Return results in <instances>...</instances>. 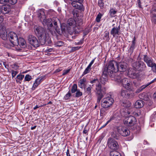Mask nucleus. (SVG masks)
Returning <instances> with one entry per match:
<instances>
[{
    "label": "nucleus",
    "instance_id": "1",
    "mask_svg": "<svg viewBox=\"0 0 156 156\" xmlns=\"http://www.w3.org/2000/svg\"><path fill=\"white\" fill-rule=\"evenodd\" d=\"M35 32L41 45H47L51 43L48 34L45 33V30L43 28L40 26L36 27Z\"/></svg>",
    "mask_w": 156,
    "mask_h": 156
},
{
    "label": "nucleus",
    "instance_id": "2",
    "mask_svg": "<svg viewBox=\"0 0 156 156\" xmlns=\"http://www.w3.org/2000/svg\"><path fill=\"white\" fill-rule=\"evenodd\" d=\"M103 71L108 74L112 80H113L119 72H117V63L113 60L110 61L104 66Z\"/></svg>",
    "mask_w": 156,
    "mask_h": 156
},
{
    "label": "nucleus",
    "instance_id": "3",
    "mask_svg": "<svg viewBox=\"0 0 156 156\" xmlns=\"http://www.w3.org/2000/svg\"><path fill=\"white\" fill-rule=\"evenodd\" d=\"M90 83L92 84L96 83L95 92L97 96V103H99L105 94L106 89L101 84L99 80L98 79H94L90 81Z\"/></svg>",
    "mask_w": 156,
    "mask_h": 156
},
{
    "label": "nucleus",
    "instance_id": "4",
    "mask_svg": "<svg viewBox=\"0 0 156 156\" xmlns=\"http://www.w3.org/2000/svg\"><path fill=\"white\" fill-rule=\"evenodd\" d=\"M58 20L57 18H53L52 19H44L42 23L44 25H47L49 30H50L53 27L54 28L55 30L58 33L59 31H58V27L57 25V22L56 20Z\"/></svg>",
    "mask_w": 156,
    "mask_h": 156
},
{
    "label": "nucleus",
    "instance_id": "5",
    "mask_svg": "<svg viewBox=\"0 0 156 156\" xmlns=\"http://www.w3.org/2000/svg\"><path fill=\"white\" fill-rule=\"evenodd\" d=\"M133 68L138 71H144L146 70L147 67L144 63L141 61L133 62L132 64Z\"/></svg>",
    "mask_w": 156,
    "mask_h": 156
},
{
    "label": "nucleus",
    "instance_id": "6",
    "mask_svg": "<svg viewBox=\"0 0 156 156\" xmlns=\"http://www.w3.org/2000/svg\"><path fill=\"white\" fill-rule=\"evenodd\" d=\"M114 101L113 99L111 97H108L103 98L101 101V106L104 108H109L113 104Z\"/></svg>",
    "mask_w": 156,
    "mask_h": 156
},
{
    "label": "nucleus",
    "instance_id": "7",
    "mask_svg": "<svg viewBox=\"0 0 156 156\" xmlns=\"http://www.w3.org/2000/svg\"><path fill=\"white\" fill-rule=\"evenodd\" d=\"M129 80L126 78H123L122 75L120 72H119L118 75L112 80L121 83L123 87Z\"/></svg>",
    "mask_w": 156,
    "mask_h": 156
},
{
    "label": "nucleus",
    "instance_id": "8",
    "mask_svg": "<svg viewBox=\"0 0 156 156\" xmlns=\"http://www.w3.org/2000/svg\"><path fill=\"white\" fill-rule=\"evenodd\" d=\"M107 144L109 148L112 150L116 151L119 148L118 143L112 138L110 137L108 139Z\"/></svg>",
    "mask_w": 156,
    "mask_h": 156
},
{
    "label": "nucleus",
    "instance_id": "9",
    "mask_svg": "<svg viewBox=\"0 0 156 156\" xmlns=\"http://www.w3.org/2000/svg\"><path fill=\"white\" fill-rule=\"evenodd\" d=\"M123 122L125 125L126 126H132L136 123V119L133 116H130L125 117Z\"/></svg>",
    "mask_w": 156,
    "mask_h": 156
},
{
    "label": "nucleus",
    "instance_id": "10",
    "mask_svg": "<svg viewBox=\"0 0 156 156\" xmlns=\"http://www.w3.org/2000/svg\"><path fill=\"white\" fill-rule=\"evenodd\" d=\"M29 43L34 47L36 48L39 46V42L37 38L32 35H29L27 37Z\"/></svg>",
    "mask_w": 156,
    "mask_h": 156
},
{
    "label": "nucleus",
    "instance_id": "11",
    "mask_svg": "<svg viewBox=\"0 0 156 156\" xmlns=\"http://www.w3.org/2000/svg\"><path fill=\"white\" fill-rule=\"evenodd\" d=\"M9 39L13 46L17 45L18 37L17 34L13 32H10L8 34Z\"/></svg>",
    "mask_w": 156,
    "mask_h": 156
},
{
    "label": "nucleus",
    "instance_id": "12",
    "mask_svg": "<svg viewBox=\"0 0 156 156\" xmlns=\"http://www.w3.org/2000/svg\"><path fill=\"white\" fill-rule=\"evenodd\" d=\"M117 129L118 132L123 136H127L130 134L129 130L125 126H119L117 127Z\"/></svg>",
    "mask_w": 156,
    "mask_h": 156
},
{
    "label": "nucleus",
    "instance_id": "13",
    "mask_svg": "<svg viewBox=\"0 0 156 156\" xmlns=\"http://www.w3.org/2000/svg\"><path fill=\"white\" fill-rule=\"evenodd\" d=\"M72 2L71 4L75 8L82 10L83 6L82 3L83 0H70Z\"/></svg>",
    "mask_w": 156,
    "mask_h": 156
},
{
    "label": "nucleus",
    "instance_id": "14",
    "mask_svg": "<svg viewBox=\"0 0 156 156\" xmlns=\"http://www.w3.org/2000/svg\"><path fill=\"white\" fill-rule=\"evenodd\" d=\"M127 64L126 62H123L117 63V72H124L126 71Z\"/></svg>",
    "mask_w": 156,
    "mask_h": 156
},
{
    "label": "nucleus",
    "instance_id": "15",
    "mask_svg": "<svg viewBox=\"0 0 156 156\" xmlns=\"http://www.w3.org/2000/svg\"><path fill=\"white\" fill-rule=\"evenodd\" d=\"M128 75L129 77L134 79L139 77V74L138 73L136 72L132 69H130L128 71Z\"/></svg>",
    "mask_w": 156,
    "mask_h": 156
},
{
    "label": "nucleus",
    "instance_id": "16",
    "mask_svg": "<svg viewBox=\"0 0 156 156\" xmlns=\"http://www.w3.org/2000/svg\"><path fill=\"white\" fill-rule=\"evenodd\" d=\"M76 22L73 18L69 19L67 21L66 27L67 30H69L71 27L74 28L76 25Z\"/></svg>",
    "mask_w": 156,
    "mask_h": 156
},
{
    "label": "nucleus",
    "instance_id": "17",
    "mask_svg": "<svg viewBox=\"0 0 156 156\" xmlns=\"http://www.w3.org/2000/svg\"><path fill=\"white\" fill-rule=\"evenodd\" d=\"M108 75L107 73H105L103 71L101 76L100 77V80H99L102 85H105L107 81V76Z\"/></svg>",
    "mask_w": 156,
    "mask_h": 156
},
{
    "label": "nucleus",
    "instance_id": "18",
    "mask_svg": "<svg viewBox=\"0 0 156 156\" xmlns=\"http://www.w3.org/2000/svg\"><path fill=\"white\" fill-rule=\"evenodd\" d=\"M120 27L119 25L118 27H114L111 30L110 33L114 37H115L116 35H119L120 34L119 30Z\"/></svg>",
    "mask_w": 156,
    "mask_h": 156
},
{
    "label": "nucleus",
    "instance_id": "19",
    "mask_svg": "<svg viewBox=\"0 0 156 156\" xmlns=\"http://www.w3.org/2000/svg\"><path fill=\"white\" fill-rule=\"evenodd\" d=\"M125 84L126 85H124L123 87L126 89L130 91L134 90V88L132 82H130V80H128V82H127Z\"/></svg>",
    "mask_w": 156,
    "mask_h": 156
},
{
    "label": "nucleus",
    "instance_id": "20",
    "mask_svg": "<svg viewBox=\"0 0 156 156\" xmlns=\"http://www.w3.org/2000/svg\"><path fill=\"white\" fill-rule=\"evenodd\" d=\"M0 36L3 40H6L8 38V34L7 32L3 29L0 30Z\"/></svg>",
    "mask_w": 156,
    "mask_h": 156
},
{
    "label": "nucleus",
    "instance_id": "21",
    "mask_svg": "<svg viewBox=\"0 0 156 156\" xmlns=\"http://www.w3.org/2000/svg\"><path fill=\"white\" fill-rule=\"evenodd\" d=\"M144 102L142 100H137L135 103L134 107L136 108H140L144 105Z\"/></svg>",
    "mask_w": 156,
    "mask_h": 156
},
{
    "label": "nucleus",
    "instance_id": "22",
    "mask_svg": "<svg viewBox=\"0 0 156 156\" xmlns=\"http://www.w3.org/2000/svg\"><path fill=\"white\" fill-rule=\"evenodd\" d=\"M136 46V41L135 37H134L133 39L132 43L130 47V48H129V51L131 53H132L133 51L135 49Z\"/></svg>",
    "mask_w": 156,
    "mask_h": 156
},
{
    "label": "nucleus",
    "instance_id": "23",
    "mask_svg": "<svg viewBox=\"0 0 156 156\" xmlns=\"http://www.w3.org/2000/svg\"><path fill=\"white\" fill-rule=\"evenodd\" d=\"M18 44L16 45H19L20 46L24 48L25 46L26 42L21 37H20L18 39Z\"/></svg>",
    "mask_w": 156,
    "mask_h": 156
},
{
    "label": "nucleus",
    "instance_id": "24",
    "mask_svg": "<svg viewBox=\"0 0 156 156\" xmlns=\"http://www.w3.org/2000/svg\"><path fill=\"white\" fill-rule=\"evenodd\" d=\"M2 12L4 14H7L10 11V9L6 6H1Z\"/></svg>",
    "mask_w": 156,
    "mask_h": 156
},
{
    "label": "nucleus",
    "instance_id": "25",
    "mask_svg": "<svg viewBox=\"0 0 156 156\" xmlns=\"http://www.w3.org/2000/svg\"><path fill=\"white\" fill-rule=\"evenodd\" d=\"M152 59V58L150 57L149 55H143V60L147 65V64H148L149 62H150Z\"/></svg>",
    "mask_w": 156,
    "mask_h": 156
},
{
    "label": "nucleus",
    "instance_id": "26",
    "mask_svg": "<svg viewBox=\"0 0 156 156\" xmlns=\"http://www.w3.org/2000/svg\"><path fill=\"white\" fill-rule=\"evenodd\" d=\"M156 81V78H155L152 81H151V82H150L149 83H148L146 84L143 85L141 86L140 87V89H139L138 90H139V91H137V92H140L141 91H142L143 89H145L146 87H147L148 86H149L150 84L153 83L155 82Z\"/></svg>",
    "mask_w": 156,
    "mask_h": 156
},
{
    "label": "nucleus",
    "instance_id": "27",
    "mask_svg": "<svg viewBox=\"0 0 156 156\" xmlns=\"http://www.w3.org/2000/svg\"><path fill=\"white\" fill-rule=\"evenodd\" d=\"M86 82V79L85 78L83 77L82 79L80 80L79 82L78 85L81 88H83L85 86V83Z\"/></svg>",
    "mask_w": 156,
    "mask_h": 156
},
{
    "label": "nucleus",
    "instance_id": "28",
    "mask_svg": "<svg viewBox=\"0 0 156 156\" xmlns=\"http://www.w3.org/2000/svg\"><path fill=\"white\" fill-rule=\"evenodd\" d=\"M121 94L122 96L126 98H129L130 95V94L125 90H122Z\"/></svg>",
    "mask_w": 156,
    "mask_h": 156
},
{
    "label": "nucleus",
    "instance_id": "29",
    "mask_svg": "<svg viewBox=\"0 0 156 156\" xmlns=\"http://www.w3.org/2000/svg\"><path fill=\"white\" fill-rule=\"evenodd\" d=\"M117 12V10H115V9L113 8H112L110 9L108 14L110 17H113L115 16V14Z\"/></svg>",
    "mask_w": 156,
    "mask_h": 156
},
{
    "label": "nucleus",
    "instance_id": "30",
    "mask_svg": "<svg viewBox=\"0 0 156 156\" xmlns=\"http://www.w3.org/2000/svg\"><path fill=\"white\" fill-rule=\"evenodd\" d=\"M112 136L114 139L118 140L120 139V136L116 131H114L112 133Z\"/></svg>",
    "mask_w": 156,
    "mask_h": 156
},
{
    "label": "nucleus",
    "instance_id": "31",
    "mask_svg": "<svg viewBox=\"0 0 156 156\" xmlns=\"http://www.w3.org/2000/svg\"><path fill=\"white\" fill-rule=\"evenodd\" d=\"M38 16L41 20L42 18H45V14L44 11L42 10H40L38 12Z\"/></svg>",
    "mask_w": 156,
    "mask_h": 156
},
{
    "label": "nucleus",
    "instance_id": "32",
    "mask_svg": "<svg viewBox=\"0 0 156 156\" xmlns=\"http://www.w3.org/2000/svg\"><path fill=\"white\" fill-rule=\"evenodd\" d=\"M155 11H153L151 14L152 21L156 24V14H155Z\"/></svg>",
    "mask_w": 156,
    "mask_h": 156
},
{
    "label": "nucleus",
    "instance_id": "33",
    "mask_svg": "<svg viewBox=\"0 0 156 156\" xmlns=\"http://www.w3.org/2000/svg\"><path fill=\"white\" fill-rule=\"evenodd\" d=\"M121 105L126 108H129L130 107L131 105V103L129 101H126L125 102H123L121 103Z\"/></svg>",
    "mask_w": 156,
    "mask_h": 156
},
{
    "label": "nucleus",
    "instance_id": "34",
    "mask_svg": "<svg viewBox=\"0 0 156 156\" xmlns=\"http://www.w3.org/2000/svg\"><path fill=\"white\" fill-rule=\"evenodd\" d=\"M110 156H121V154L115 151H111L110 153Z\"/></svg>",
    "mask_w": 156,
    "mask_h": 156
},
{
    "label": "nucleus",
    "instance_id": "35",
    "mask_svg": "<svg viewBox=\"0 0 156 156\" xmlns=\"http://www.w3.org/2000/svg\"><path fill=\"white\" fill-rule=\"evenodd\" d=\"M109 33L108 32L105 31V34L104 35V39L107 41H108L110 39L109 38Z\"/></svg>",
    "mask_w": 156,
    "mask_h": 156
},
{
    "label": "nucleus",
    "instance_id": "36",
    "mask_svg": "<svg viewBox=\"0 0 156 156\" xmlns=\"http://www.w3.org/2000/svg\"><path fill=\"white\" fill-rule=\"evenodd\" d=\"M77 85L76 84H74L72 87V89H71V92L72 93H73L76 91L77 90Z\"/></svg>",
    "mask_w": 156,
    "mask_h": 156
},
{
    "label": "nucleus",
    "instance_id": "37",
    "mask_svg": "<svg viewBox=\"0 0 156 156\" xmlns=\"http://www.w3.org/2000/svg\"><path fill=\"white\" fill-rule=\"evenodd\" d=\"M140 96H141V98H142V99L144 100L147 101L149 99V98L146 94H142L141 95H140Z\"/></svg>",
    "mask_w": 156,
    "mask_h": 156
},
{
    "label": "nucleus",
    "instance_id": "38",
    "mask_svg": "<svg viewBox=\"0 0 156 156\" xmlns=\"http://www.w3.org/2000/svg\"><path fill=\"white\" fill-rule=\"evenodd\" d=\"M91 68L90 67H89L87 66V68L85 69L82 75V76H83L85 75L88 73H89L90 70L91 69Z\"/></svg>",
    "mask_w": 156,
    "mask_h": 156
},
{
    "label": "nucleus",
    "instance_id": "39",
    "mask_svg": "<svg viewBox=\"0 0 156 156\" xmlns=\"http://www.w3.org/2000/svg\"><path fill=\"white\" fill-rule=\"evenodd\" d=\"M102 16V15L100 13L97 15L96 19V21L97 22L99 23L100 22Z\"/></svg>",
    "mask_w": 156,
    "mask_h": 156
},
{
    "label": "nucleus",
    "instance_id": "40",
    "mask_svg": "<svg viewBox=\"0 0 156 156\" xmlns=\"http://www.w3.org/2000/svg\"><path fill=\"white\" fill-rule=\"evenodd\" d=\"M64 44V43L63 42L61 41H58L56 42L55 45L56 47H61Z\"/></svg>",
    "mask_w": 156,
    "mask_h": 156
},
{
    "label": "nucleus",
    "instance_id": "41",
    "mask_svg": "<svg viewBox=\"0 0 156 156\" xmlns=\"http://www.w3.org/2000/svg\"><path fill=\"white\" fill-rule=\"evenodd\" d=\"M39 84V83L38 82H37L36 80L33 85L32 87V89L33 90H35V88H36Z\"/></svg>",
    "mask_w": 156,
    "mask_h": 156
},
{
    "label": "nucleus",
    "instance_id": "42",
    "mask_svg": "<svg viewBox=\"0 0 156 156\" xmlns=\"http://www.w3.org/2000/svg\"><path fill=\"white\" fill-rule=\"evenodd\" d=\"M98 5L100 7L101 9H102L104 8V4L103 1L99 0L98 2Z\"/></svg>",
    "mask_w": 156,
    "mask_h": 156
},
{
    "label": "nucleus",
    "instance_id": "43",
    "mask_svg": "<svg viewBox=\"0 0 156 156\" xmlns=\"http://www.w3.org/2000/svg\"><path fill=\"white\" fill-rule=\"evenodd\" d=\"M31 76L29 75H27L25 76L24 78V81H29L32 79Z\"/></svg>",
    "mask_w": 156,
    "mask_h": 156
},
{
    "label": "nucleus",
    "instance_id": "44",
    "mask_svg": "<svg viewBox=\"0 0 156 156\" xmlns=\"http://www.w3.org/2000/svg\"><path fill=\"white\" fill-rule=\"evenodd\" d=\"M83 95V93L82 92H80V90H78L76 91L75 97H79Z\"/></svg>",
    "mask_w": 156,
    "mask_h": 156
},
{
    "label": "nucleus",
    "instance_id": "45",
    "mask_svg": "<svg viewBox=\"0 0 156 156\" xmlns=\"http://www.w3.org/2000/svg\"><path fill=\"white\" fill-rule=\"evenodd\" d=\"M71 96V94L70 93V91H69L67 94L65 96L64 98L65 99L67 100Z\"/></svg>",
    "mask_w": 156,
    "mask_h": 156
},
{
    "label": "nucleus",
    "instance_id": "46",
    "mask_svg": "<svg viewBox=\"0 0 156 156\" xmlns=\"http://www.w3.org/2000/svg\"><path fill=\"white\" fill-rule=\"evenodd\" d=\"M92 87H91L90 85H89V87L86 89V92L88 94H90L91 92V89Z\"/></svg>",
    "mask_w": 156,
    "mask_h": 156
},
{
    "label": "nucleus",
    "instance_id": "47",
    "mask_svg": "<svg viewBox=\"0 0 156 156\" xmlns=\"http://www.w3.org/2000/svg\"><path fill=\"white\" fill-rule=\"evenodd\" d=\"M133 84L134 86L137 87L140 85L139 81L138 80H135L133 81Z\"/></svg>",
    "mask_w": 156,
    "mask_h": 156
},
{
    "label": "nucleus",
    "instance_id": "48",
    "mask_svg": "<svg viewBox=\"0 0 156 156\" xmlns=\"http://www.w3.org/2000/svg\"><path fill=\"white\" fill-rule=\"evenodd\" d=\"M151 68L152 71L154 73H156V64L154 63Z\"/></svg>",
    "mask_w": 156,
    "mask_h": 156
},
{
    "label": "nucleus",
    "instance_id": "49",
    "mask_svg": "<svg viewBox=\"0 0 156 156\" xmlns=\"http://www.w3.org/2000/svg\"><path fill=\"white\" fill-rule=\"evenodd\" d=\"M155 63L154 62V61L153 59L150 62L148 63V64H147V66L150 67H151L152 66H153V65H154V64Z\"/></svg>",
    "mask_w": 156,
    "mask_h": 156
},
{
    "label": "nucleus",
    "instance_id": "50",
    "mask_svg": "<svg viewBox=\"0 0 156 156\" xmlns=\"http://www.w3.org/2000/svg\"><path fill=\"white\" fill-rule=\"evenodd\" d=\"M24 77V75H18L16 78H17L18 79L21 80H22Z\"/></svg>",
    "mask_w": 156,
    "mask_h": 156
},
{
    "label": "nucleus",
    "instance_id": "51",
    "mask_svg": "<svg viewBox=\"0 0 156 156\" xmlns=\"http://www.w3.org/2000/svg\"><path fill=\"white\" fill-rule=\"evenodd\" d=\"M11 71L12 77H14L18 73V72L17 71H14V70H12Z\"/></svg>",
    "mask_w": 156,
    "mask_h": 156
},
{
    "label": "nucleus",
    "instance_id": "52",
    "mask_svg": "<svg viewBox=\"0 0 156 156\" xmlns=\"http://www.w3.org/2000/svg\"><path fill=\"white\" fill-rule=\"evenodd\" d=\"M70 70V69H69L66 70H64L62 73V75H65L67 74L69 72Z\"/></svg>",
    "mask_w": 156,
    "mask_h": 156
},
{
    "label": "nucleus",
    "instance_id": "53",
    "mask_svg": "<svg viewBox=\"0 0 156 156\" xmlns=\"http://www.w3.org/2000/svg\"><path fill=\"white\" fill-rule=\"evenodd\" d=\"M8 2L11 4H14L17 2V0H10Z\"/></svg>",
    "mask_w": 156,
    "mask_h": 156
},
{
    "label": "nucleus",
    "instance_id": "54",
    "mask_svg": "<svg viewBox=\"0 0 156 156\" xmlns=\"http://www.w3.org/2000/svg\"><path fill=\"white\" fill-rule=\"evenodd\" d=\"M82 20H79L78 22L76 23V25H77L78 26H80L82 24Z\"/></svg>",
    "mask_w": 156,
    "mask_h": 156
},
{
    "label": "nucleus",
    "instance_id": "55",
    "mask_svg": "<svg viewBox=\"0 0 156 156\" xmlns=\"http://www.w3.org/2000/svg\"><path fill=\"white\" fill-rule=\"evenodd\" d=\"M37 82H38L40 84L41 82L43 80V78L42 77H39L37 78L36 80Z\"/></svg>",
    "mask_w": 156,
    "mask_h": 156
},
{
    "label": "nucleus",
    "instance_id": "56",
    "mask_svg": "<svg viewBox=\"0 0 156 156\" xmlns=\"http://www.w3.org/2000/svg\"><path fill=\"white\" fill-rule=\"evenodd\" d=\"M19 66L16 64H14L13 65L12 68L15 69H18Z\"/></svg>",
    "mask_w": 156,
    "mask_h": 156
},
{
    "label": "nucleus",
    "instance_id": "57",
    "mask_svg": "<svg viewBox=\"0 0 156 156\" xmlns=\"http://www.w3.org/2000/svg\"><path fill=\"white\" fill-rule=\"evenodd\" d=\"M9 0H0V3L4 4L5 2H8Z\"/></svg>",
    "mask_w": 156,
    "mask_h": 156
},
{
    "label": "nucleus",
    "instance_id": "58",
    "mask_svg": "<svg viewBox=\"0 0 156 156\" xmlns=\"http://www.w3.org/2000/svg\"><path fill=\"white\" fill-rule=\"evenodd\" d=\"M94 59H93L90 62V64H89V65H88V66L90 68H91V66L94 63Z\"/></svg>",
    "mask_w": 156,
    "mask_h": 156
},
{
    "label": "nucleus",
    "instance_id": "59",
    "mask_svg": "<svg viewBox=\"0 0 156 156\" xmlns=\"http://www.w3.org/2000/svg\"><path fill=\"white\" fill-rule=\"evenodd\" d=\"M3 64L4 66L6 68H7L9 67V66L8 65H7L6 63L5 62H3Z\"/></svg>",
    "mask_w": 156,
    "mask_h": 156
},
{
    "label": "nucleus",
    "instance_id": "60",
    "mask_svg": "<svg viewBox=\"0 0 156 156\" xmlns=\"http://www.w3.org/2000/svg\"><path fill=\"white\" fill-rule=\"evenodd\" d=\"M66 154L67 156H70V154H69V150L68 149L67 150V151L66 152Z\"/></svg>",
    "mask_w": 156,
    "mask_h": 156
},
{
    "label": "nucleus",
    "instance_id": "61",
    "mask_svg": "<svg viewBox=\"0 0 156 156\" xmlns=\"http://www.w3.org/2000/svg\"><path fill=\"white\" fill-rule=\"evenodd\" d=\"M115 117L113 116V117H111L110 119L107 122H108V123L112 120H113L115 119Z\"/></svg>",
    "mask_w": 156,
    "mask_h": 156
},
{
    "label": "nucleus",
    "instance_id": "62",
    "mask_svg": "<svg viewBox=\"0 0 156 156\" xmlns=\"http://www.w3.org/2000/svg\"><path fill=\"white\" fill-rule=\"evenodd\" d=\"M115 117L113 116V117H111L110 119L107 122H108V123L112 120H113L115 119Z\"/></svg>",
    "mask_w": 156,
    "mask_h": 156
},
{
    "label": "nucleus",
    "instance_id": "63",
    "mask_svg": "<svg viewBox=\"0 0 156 156\" xmlns=\"http://www.w3.org/2000/svg\"><path fill=\"white\" fill-rule=\"evenodd\" d=\"M52 51V49L50 48L49 49H47L46 51L47 52H51Z\"/></svg>",
    "mask_w": 156,
    "mask_h": 156
},
{
    "label": "nucleus",
    "instance_id": "64",
    "mask_svg": "<svg viewBox=\"0 0 156 156\" xmlns=\"http://www.w3.org/2000/svg\"><path fill=\"white\" fill-rule=\"evenodd\" d=\"M87 130L86 129H84L83 130V133H84V134H86L87 133Z\"/></svg>",
    "mask_w": 156,
    "mask_h": 156
}]
</instances>
